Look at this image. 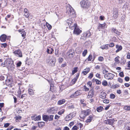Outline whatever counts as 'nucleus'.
<instances>
[{
    "label": "nucleus",
    "instance_id": "obj_1",
    "mask_svg": "<svg viewBox=\"0 0 130 130\" xmlns=\"http://www.w3.org/2000/svg\"><path fill=\"white\" fill-rule=\"evenodd\" d=\"M46 61L48 63L50 64L53 67L55 66L56 60L55 57L49 56L48 57Z\"/></svg>",
    "mask_w": 130,
    "mask_h": 130
},
{
    "label": "nucleus",
    "instance_id": "obj_2",
    "mask_svg": "<svg viewBox=\"0 0 130 130\" xmlns=\"http://www.w3.org/2000/svg\"><path fill=\"white\" fill-rule=\"evenodd\" d=\"M81 7L85 9H88L90 6V3L87 0H84L80 2Z\"/></svg>",
    "mask_w": 130,
    "mask_h": 130
},
{
    "label": "nucleus",
    "instance_id": "obj_3",
    "mask_svg": "<svg viewBox=\"0 0 130 130\" xmlns=\"http://www.w3.org/2000/svg\"><path fill=\"white\" fill-rule=\"evenodd\" d=\"M67 13L71 16L72 15H75V11L74 10L73 8L70 5H68L67 8Z\"/></svg>",
    "mask_w": 130,
    "mask_h": 130
},
{
    "label": "nucleus",
    "instance_id": "obj_4",
    "mask_svg": "<svg viewBox=\"0 0 130 130\" xmlns=\"http://www.w3.org/2000/svg\"><path fill=\"white\" fill-rule=\"evenodd\" d=\"M90 110V109H88L86 110L82 111L80 117L81 118L84 119L89 114Z\"/></svg>",
    "mask_w": 130,
    "mask_h": 130
},
{
    "label": "nucleus",
    "instance_id": "obj_5",
    "mask_svg": "<svg viewBox=\"0 0 130 130\" xmlns=\"http://www.w3.org/2000/svg\"><path fill=\"white\" fill-rule=\"evenodd\" d=\"M58 109L57 107H52L49 109L47 110V112L49 113L54 114L56 113Z\"/></svg>",
    "mask_w": 130,
    "mask_h": 130
},
{
    "label": "nucleus",
    "instance_id": "obj_6",
    "mask_svg": "<svg viewBox=\"0 0 130 130\" xmlns=\"http://www.w3.org/2000/svg\"><path fill=\"white\" fill-rule=\"evenodd\" d=\"M115 75L113 74L109 73L104 75V77L107 79H111L113 78Z\"/></svg>",
    "mask_w": 130,
    "mask_h": 130
},
{
    "label": "nucleus",
    "instance_id": "obj_7",
    "mask_svg": "<svg viewBox=\"0 0 130 130\" xmlns=\"http://www.w3.org/2000/svg\"><path fill=\"white\" fill-rule=\"evenodd\" d=\"M13 53L16 56L20 57H22V53L20 49L15 50L13 51Z\"/></svg>",
    "mask_w": 130,
    "mask_h": 130
},
{
    "label": "nucleus",
    "instance_id": "obj_8",
    "mask_svg": "<svg viewBox=\"0 0 130 130\" xmlns=\"http://www.w3.org/2000/svg\"><path fill=\"white\" fill-rule=\"evenodd\" d=\"M115 121L113 119H108L106 120L105 121V122L106 124H109L112 126L113 127H114V126H113V124L114 122Z\"/></svg>",
    "mask_w": 130,
    "mask_h": 130
},
{
    "label": "nucleus",
    "instance_id": "obj_9",
    "mask_svg": "<svg viewBox=\"0 0 130 130\" xmlns=\"http://www.w3.org/2000/svg\"><path fill=\"white\" fill-rule=\"evenodd\" d=\"M81 32L82 30L79 28H78L77 26L76 27H75V29H74L73 31V33L74 34L79 35Z\"/></svg>",
    "mask_w": 130,
    "mask_h": 130
},
{
    "label": "nucleus",
    "instance_id": "obj_10",
    "mask_svg": "<svg viewBox=\"0 0 130 130\" xmlns=\"http://www.w3.org/2000/svg\"><path fill=\"white\" fill-rule=\"evenodd\" d=\"M67 55L70 58H72L74 55V51L73 49H71L68 52Z\"/></svg>",
    "mask_w": 130,
    "mask_h": 130
},
{
    "label": "nucleus",
    "instance_id": "obj_11",
    "mask_svg": "<svg viewBox=\"0 0 130 130\" xmlns=\"http://www.w3.org/2000/svg\"><path fill=\"white\" fill-rule=\"evenodd\" d=\"M94 90L93 88H92L89 91L87 96L88 98H92L93 97V95L94 94L93 92Z\"/></svg>",
    "mask_w": 130,
    "mask_h": 130
},
{
    "label": "nucleus",
    "instance_id": "obj_12",
    "mask_svg": "<svg viewBox=\"0 0 130 130\" xmlns=\"http://www.w3.org/2000/svg\"><path fill=\"white\" fill-rule=\"evenodd\" d=\"M73 20L71 19L70 18L66 21L65 24L66 25L68 24L69 26L72 25L73 24Z\"/></svg>",
    "mask_w": 130,
    "mask_h": 130
},
{
    "label": "nucleus",
    "instance_id": "obj_13",
    "mask_svg": "<svg viewBox=\"0 0 130 130\" xmlns=\"http://www.w3.org/2000/svg\"><path fill=\"white\" fill-rule=\"evenodd\" d=\"M80 90H77L73 94L71 95V97L72 98L75 97L77 96L80 95Z\"/></svg>",
    "mask_w": 130,
    "mask_h": 130
},
{
    "label": "nucleus",
    "instance_id": "obj_14",
    "mask_svg": "<svg viewBox=\"0 0 130 130\" xmlns=\"http://www.w3.org/2000/svg\"><path fill=\"white\" fill-rule=\"evenodd\" d=\"M118 11L117 9H116L115 11H113V17L115 19H116L118 17Z\"/></svg>",
    "mask_w": 130,
    "mask_h": 130
},
{
    "label": "nucleus",
    "instance_id": "obj_15",
    "mask_svg": "<svg viewBox=\"0 0 130 130\" xmlns=\"http://www.w3.org/2000/svg\"><path fill=\"white\" fill-rule=\"evenodd\" d=\"M6 35L3 34L0 37V39L1 41L3 42H4L6 40Z\"/></svg>",
    "mask_w": 130,
    "mask_h": 130
},
{
    "label": "nucleus",
    "instance_id": "obj_16",
    "mask_svg": "<svg viewBox=\"0 0 130 130\" xmlns=\"http://www.w3.org/2000/svg\"><path fill=\"white\" fill-rule=\"evenodd\" d=\"M28 10L26 8H25L24 10V12L25 13L24 15L27 18H28L29 15V14L28 12Z\"/></svg>",
    "mask_w": 130,
    "mask_h": 130
},
{
    "label": "nucleus",
    "instance_id": "obj_17",
    "mask_svg": "<svg viewBox=\"0 0 130 130\" xmlns=\"http://www.w3.org/2000/svg\"><path fill=\"white\" fill-rule=\"evenodd\" d=\"M15 66L14 63H12L10 66H7V68L8 70H13L15 68Z\"/></svg>",
    "mask_w": 130,
    "mask_h": 130
},
{
    "label": "nucleus",
    "instance_id": "obj_18",
    "mask_svg": "<svg viewBox=\"0 0 130 130\" xmlns=\"http://www.w3.org/2000/svg\"><path fill=\"white\" fill-rule=\"evenodd\" d=\"M72 116L71 114H70L66 116L65 120L66 121H67L71 120L72 118Z\"/></svg>",
    "mask_w": 130,
    "mask_h": 130
},
{
    "label": "nucleus",
    "instance_id": "obj_19",
    "mask_svg": "<svg viewBox=\"0 0 130 130\" xmlns=\"http://www.w3.org/2000/svg\"><path fill=\"white\" fill-rule=\"evenodd\" d=\"M13 62L11 59H8L6 61V66L7 67V66H10Z\"/></svg>",
    "mask_w": 130,
    "mask_h": 130
},
{
    "label": "nucleus",
    "instance_id": "obj_20",
    "mask_svg": "<svg viewBox=\"0 0 130 130\" xmlns=\"http://www.w3.org/2000/svg\"><path fill=\"white\" fill-rule=\"evenodd\" d=\"M93 119V117L92 116L90 115L88 118L85 121V122L87 123H89Z\"/></svg>",
    "mask_w": 130,
    "mask_h": 130
},
{
    "label": "nucleus",
    "instance_id": "obj_21",
    "mask_svg": "<svg viewBox=\"0 0 130 130\" xmlns=\"http://www.w3.org/2000/svg\"><path fill=\"white\" fill-rule=\"evenodd\" d=\"M90 35V32L89 31H87L85 34H83V37H89Z\"/></svg>",
    "mask_w": 130,
    "mask_h": 130
},
{
    "label": "nucleus",
    "instance_id": "obj_22",
    "mask_svg": "<svg viewBox=\"0 0 130 130\" xmlns=\"http://www.w3.org/2000/svg\"><path fill=\"white\" fill-rule=\"evenodd\" d=\"M106 94L104 92L101 93L100 95V97L103 99H105L106 98Z\"/></svg>",
    "mask_w": 130,
    "mask_h": 130
},
{
    "label": "nucleus",
    "instance_id": "obj_23",
    "mask_svg": "<svg viewBox=\"0 0 130 130\" xmlns=\"http://www.w3.org/2000/svg\"><path fill=\"white\" fill-rule=\"evenodd\" d=\"M85 71H83L82 73H83L85 75H86L90 71V69L89 68H87L85 69Z\"/></svg>",
    "mask_w": 130,
    "mask_h": 130
},
{
    "label": "nucleus",
    "instance_id": "obj_24",
    "mask_svg": "<svg viewBox=\"0 0 130 130\" xmlns=\"http://www.w3.org/2000/svg\"><path fill=\"white\" fill-rule=\"evenodd\" d=\"M50 90L53 92L56 91L54 89V87L53 84H51L50 87Z\"/></svg>",
    "mask_w": 130,
    "mask_h": 130
},
{
    "label": "nucleus",
    "instance_id": "obj_25",
    "mask_svg": "<svg viewBox=\"0 0 130 130\" xmlns=\"http://www.w3.org/2000/svg\"><path fill=\"white\" fill-rule=\"evenodd\" d=\"M116 47L118 48L116 50V52L117 53L122 49V47L121 46H119L118 45H117L116 46Z\"/></svg>",
    "mask_w": 130,
    "mask_h": 130
},
{
    "label": "nucleus",
    "instance_id": "obj_26",
    "mask_svg": "<svg viewBox=\"0 0 130 130\" xmlns=\"http://www.w3.org/2000/svg\"><path fill=\"white\" fill-rule=\"evenodd\" d=\"M28 93L30 95H33L34 94V92L32 89L29 88L28 89Z\"/></svg>",
    "mask_w": 130,
    "mask_h": 130
},
{
    "label": "nucleus",
    "instance_id": "obj_27",
    "mask_svg": "<svg viewBox=\"0 0 130 130\" xmlns=\"http://www.w3.org/2000/svg\"><path fill=\"white\" fill-rule=\"evenodd\" d=\"M112 32L113 31L114 33L118 35H120V32L119 31H118L117 29L114 28H112Z\"/></svg>",
    "mask_w": 130,
    "mask_h": 130
},
{
    "label": "nucleus",
    "instance_id": "obj_28",
    "mask_svg": "<svg viewBox=\"0 0 130 130\" xmlns=\"http://www.w3.org/2000/svg\"><path fill=\"white\" fill-rule=\"evenodd\" d=\"M11 82V80L10 79H8L6 80V84L8 86L10 85Z\"/></svg>",
    "mask_w": 130,
    "mask_h": 130
},
{
    "label": "nucleus",
    "instance_id": "obj_29",
    "mask_svg": "<svg viewBox=\"0 0 130 130\" xmlns=\"http://www.w3.org/2000/svg\"><path fill=\"white\" fill-rule=\"evenodd\" d=\"M45 123L44 122H39L37 123L39 127H41L44 125Z\"/></svg>",
    "mask_w": 130,
    "mask_h": 130
},
{
    "label": "nucleus",
    "instance_id": "obj_30",
    "mask_svg": "<svg viewBox=\"0 0 130 130\" xmlns=\"http://www.w3.org/2000/svg\"><path fill=\"white\" fill-rule=\"evenodd\" d=\"M65 100L64 99L59 101L58 102V104L59 105H61L64 103Z\"/></svg>",
    "mask_w": 130,
    "mask_h": 130
},
{
    "label": "nucleus",
    "instance_id": "obj_31",
    "mask_svg": "<svg viewBox=\"0 0 130 130\" xmlns=\"http://www.w3.org/2000/svg\"><path fill=\"white\" fill-rule=\"evenodd\" d=\"M77 26V25L76 24L74 23L72 25H69V26L70 28L72 29L74 28L75 29V27H76Z\"/></svg>",
    "mask_w": 130,
    "mask_h": 130
},
{
    "label": "nucleus",
    "instance_id": "obj_32",
    "mask_svg": "<svg viewBox=\"0 0 130 130\" xmlns=\"http://www.w3.org/2000/svg\"><path fill=\"white\" fill-rule=\"evenodd\" d=\"M43 120L46 121H48V116L44 115L43 116Z\"/></svg>",
    "mask_w": 130,
    "mask_h": 130
},
{
    "label": "nucleus",
    "instance_id": "obj_33",
    "mask_svg": "<svg viewBox=\"0 0 130 130\" xmlns=\"http://www.w3.org/2000/svg\"><path fill=\"white\" fill-rule=\"evenodd\" d=\"M54 116L51 115L48 116V121H51L53 120Z\"/></svg>",
    "mask_w": 130,
    "mask_h": 130
},
{
    "label": "nucleus",
    "instance_id": "obj_34",
    "mask_svg": "<svg viewBox=\"0 0 130 130\" xmlns=\"http://www.w3.org/2000/svg\"><path fill=\"white\" fill-rule=\"evenodd\" d=\"M103 109V108L102 106H100L98 107L96 109V110L99 112H101Z\"/></svg>",
    "mask_w": 130,
    "mask_h": 130
},
{
    "label": "nucleus",
    "instance_id": "obj_35",
    "mask_svg": "<svg viewBox=\"0 0 130 130\" xmlns=\"http://www.w3.org/2000/svg\"><path fill=\"white\" fill-rule=\"evenodd\" d=\"M65 111V110L64 109H62L58 112V114L60 115H61L64 113Z\"/></svg>",
    "mask_w": 130,
    "mask_h": 130
},
{
    "label": "nucleus",
    "instance_id": "obj_36",
    "mask_svg": "<svg viewBox=\"0 0 130 130\" xmlns=\"http://www.w3.org/2000/svg\"><path fill=\"white\" fill-rule=\"evenodd\" d=\"M77 67L74 68V69L72 71V74L74 75L75 73H76L77 71Z\"/></svg>",
    "mask_w": 130,
    "mask_h": 130
},
{
    "label": "nucleus",
    "instance_id": "obj_37",
    "mask_svg": "<svg viewBox=\"0 0 130 130\" xmlns=\"http://www.w3.org/2000/svg\"><path fill=\"white\" fill-rule=\"evenodd\" d=\"M124 109L125 110H130V107L128 106H125L124 107Z\"/></svg>",
    "mask_w": 130,
    "mask_h": 130
},
{
    "label": "nucleus",
    "instance_id": "obj_38",
    "mask_svg": "<svg viewBox=\"0 0 130 130\" xmlns=\"http://www.w3.org/2000/svg\"><path fill=\"white\" fill-rule=\"evenodd\" d=\"M102 84L104 86H106L107 85L108 83L106 80H104L102 82Z\"/></svg>",
    "mask_w": 130,
    "mask_h": 130
},
{
    "label": "nucleus",
    "instance_id": "obj_39",
    "mask_svg": "<svg viewBox=\"0 0 130 130\" xmlns=\"http://www.w3.org/2000/svg\"><path fill=\"white\" fill-rule=\"evenodd\" d=\"M119 58H120L119 57L117 56V57H116L115 59V61L117 63H118L119 62Z\"/></svg>",
    "mask_w": 130,
    "mask_h": 130
},
{
    "label": "nucleus",
    "instance_id": "obj_40",
    "mask_svg": "<svg viewBox=\"0 0 130 130\" xmlns=\"http://www.w3.org/2000/svg\"><path fill=\"white\" fill-rule=\"evenodd\" d=\"M22 34V37H23V39H24L25 37V36L26 35V33L24 31H23L21 33Z\"/></svg>",
    "mask_w": 130,
    "mask_h": 130
},
{
    "label": "nucleus",
    "instance_id": "obj_41",
    "mask_svg": "<svg viewBox=\"0 0 130 130\" xmlns=\"http://www.w3.org/2000/svg\"><path fill=\"white\" fill-rule=\"evenodd\" d=\"M40 116L39 115L38 116L36 117V118H34V120L35 121L37 120H40Z\"/></svg>",
    "mask_w": 130,
    "mask_h": 130
},
{
    "label": "nucleus",
    "instance_id": "obj_42",
    "mask_svg": "<svg viewBox=\"0 0 130 130\" xmlns=\"http://www.w3.org/2000/svg\"><path fill=\"white\" fill-rule=\"evenodd\" d=\"M87 53V50H85L82 53L83 56H85Z\"/></svg>",
    "mask_w": 130,
    "mask_h": 130
},
{
    "label": "nucleus",
    "instance_id": "obj_43",
    "mask_svg": "<svg viewBox=\"0 0 130 130\" xmlns=\"http://www.w3.org/2000/svg\"><path fill=\"white\" fill-rule=\"evenodd\" d=\"M116 96L114 94L111 93L110 95V98L111 99H113L115 98Z\"/></svg>",
    "mask_w": 130,
    "mask_h": 130
},
{
    "label": "nucleus",
    "instance_id": "obj_44",
    "mask_svg": "<svg viewBox=\"0 0 130 130\" xmlns=\"http://www.w3.org/2000/svg\"><path fill=\"white\" fill-rule=\"evenodd\" d=\"M98 60L100 61H102L104 60V58L100 56L98 58Z\"/></svg>",
    "mask_w": 130,
    "mask_h": 130
},
{
    "label": "nucleus",
    "instance_id": "obj_45",
    "mask_svg": "<svg viewBox=\"0 0 130 130\" xmlns=\"http://www.w3.org/2000/svg\"><path fill=\"white\" fill-rule=\"evenodd\" d=\"M77 79H75V78H74V79H73L71 81V83H72L74 84L76 82V81H77Z\"/></svg>",
    "mask_w": 130,
    "mask_h": 130
},
{
    "label": "nucleus",
    "instance_id": "obj_46",
    "mask_svg": "<svg viewBox=\"0 0 130 130\" xmlns=\"http://www.w3.org/2000/svg\"><path fill=\"white\" fill-rule=\"evenodd\" d=\"M59 63H61L63 61V59L62 58H59L58 59Z\"/></svg>",
    "mask_w": 130,
    "mask_h": 130
},
{
    "label": "nucleus",
    "instance_id": "obj_47",
    "mask_svg": "<svg viewBox=\"0 0 130 130\" xmlns=\"http://www.w3.org/2000/svg\"><path fill=\"white\" fill-rule=\"evenodd\" d=\"M22 64V63L21 61H19L17 62V67H19Z\"/></svg>",
    "mask_w": 130,
    "mask_h": 130
},
{
    "label": "nucleus",
    "instance_id": "obj_48",
    "mask_svg": "<svg viewBox=\"0 0 130 130\" xmlns=\"http://www.w3.org/2000/svg\"><path fill=\"white\" fill-rule=\"evenodd\" d=\"M119 75L121 77H123L124 76L123 72H120L119 73Z\"/></svg>",
    "mask_w": 130,
    "mask_h": 130
},
{
    "label": "nucleus",
    "instance_id": "obj_49",
    "mask_svg": "<svg viewBox=\"0 0 130 130\" xmlns=\"http://www.w3.org/2000/svg\"><path fill=\"white\" fill-rule=\"evenodd\" d=\"M88 60L89 61H90L91 60V59L92 58V56L91 55H90L88 57Z\"/></svg>",
    "mask_w": 130,
    "mask_h": 130
},
{
    "label": "nucleus",
    "instance_id": "obj_50",
    "mask_svg": "<svg viewBox=\"0 0 130 130\" xmlns=\"http://www.w3.org/2000/svg\"><path fill=\"white\" fill-rule=\"evenodd\" d=\"M16 120H20L21 119V117L20 116H18L15 117Z\"/></svg>",
    "mask_w": 130,
    "mask_h": 130
},
{
    "label": "nucleus",
    "instance_id": "obj_51",
    "mask_svg": "<svg viewBox=\"0 0 130 130\" xmlns=\"http://www.w3.org/2000/svg\"><path fill=\"white\" fill-rule=\"evenodd\" d=\"M74 124V123L73 122H71L69 124V126L71 128V127Z\"/></svg>",
    "mask_w": 130,
    "mask_h": 130
},
{
    "label": "nucleus",
    "instance_id": "obj_52",
    "mask_svg": "<svg viewBox=\"0 0 130 130\" xmlns=\"http://www.w3.org/2000/svg\"><path fill=\"white\" fill-rule=\"evenodd\" d=\"M46 26L49 30H50L52 28V26L51 25H49L48 24H46Z\"/></svg>",
    "mask_w": 130,
    "mask_h": 130
},
{
    "label": "nucleus",
    "instance_id": "obj_53",
    "mask_svg": "<svg viewBox=\"0 0 130 130\" xmlns=\"http://www.w3.org/2000/svg\"><path fill=\"white\" fill-rule=\"evenodd\" d=\"M103 102L104 103L108 104L109 102V100L106 99L104 100L103 101Z\"/></svg>",
    "mask_w": 130,
    "mask_h": 130
},
{
    "label": "nucleus",
    "instance_id": "obj_54",
    "mask_svg": "<svg viewBox=\"0 0 130 130\" xmlns=\"http://www.w3.org/2000/svg\"><path fill=\"white\" fill-rule=\"evenodd\" d=\"M1 45L2 46L1 47H3L4 48H5L7 46V44L6 43L2 44Z\"/></svg>",
    "mask_w": 130,
    "mask_h": 130
},
{
    "label": "nucleus",
    "instance_id": "obj_55",
    "mask_svg": "<svg viewBox=\"0 0 130 130\" xmlns=\"http://www.w3.org/2000/svg\"><path fill=\"white\" fill-rule=\"evenodd\" d=\"M93 76V74L92 73H91L88 76V78L90 79H91Z\"/></svg>",
    "mask_w": 130,
    "mask_h": 130
},
{
    "label": "nucleus",
    "instance_id": "obj_56",
    "mask_svg": "<svg viewBox=\"0 0 130 130\" xmlns=\"http://www.w3.org/2000/svg\"><path fill=\"white\" fill-rule=\"evenodd\" d=\"M96 83L97 84H101V82L99 81V80L96 79Z\"/></svg>",
    "mask_w": 130,
    "mask_h": 130
},
{
    "label": "nucleus",
    "instance_id": "obj_57",
    "mask_svg": "<svg viewBox=\"0 0 130 130\" xmlns=\"http://www.w3.org/2000/svg\"><path fill=\"white\" fill-rule=\"evenodd\" d=\"M72 130H77V126L75 125L72 128Z\"/></svg>",
    "mask_w": 130,
    "mask_h": 130
},
{
    "label": "nucleus",
    "instance_id": "obj_58",
    "mask_svg": "<svg viewBox=\"0 0 130 130\" xmlns=\"http://www.w3.org/2000/svg\"><path fill=\"white\" fill-rule=\"evenodd\" d=\"M125 80L127 82L128 81L129 79V77L126 76L125 77Z\"/></svg>",
    "mask_w": 130,
    "mask_h": 130
},
{
    "label": "nucleus",
    "instance_id": "obj_59",
    "mask_svg": "<svg viewBox=\"0 0 130 130\" xmlns=\"http://www.w3.org/2000/svg\"><path fill=\"white\" fill-rule=\"evenodd\" d=\"M87 84L89 85L90 87H91L92 85V83L91 81H89L87 83Z\"/></svg>",
    "mask_w": 130,
    "mask_h": 130
},
{
    "label": "nucleus",
    "instance_id": "obj_60",
    "mask_svg": "<svg viewBox=\"0 0 130 130\" xmlns=\"http://www.w3.org/2000/svg\"><path fill=\"white\" fill-rule=\"evenodd\" d=\"M108 72V71L106 70L105 69H104L103 70V74H105L107 73Z\"/></svg>",
    "mask_w": 130,
    "mask_h": 130
},
{
    "label": "nucleus",
    "instance_id": "obj_61",
    "mask_svg": "<svg viewBox=\"0 0 130 130\" xmlns=\"http://www.w3.org/2000/svg\"><path fill=\"white\" fill-rule=\"evenodd\" d=\"M108 45L109 47H112L114 46V45L113 43H111L108 44Z\"/></svg>",
    "mask_w": 130,
    "mask_h": 130
},
{
    "label": "nucleus",
    "instance_id": "obj_62",
    "mask_svg": "<svg viewBox=\"0 0 130 130\" xmlns=\"http://www.w3.org/2000/svg\"><path fill=\"white\" fill-rule=\"evenodd\" d=\"M104 26H105L104 24H100L99 25V27L100 28H101L103 29V28H104Z\"/></svg>",
    "mask_w": 130,
    "mask_h": 130
},
{
    "label": "nucleus",
    "instance_id": "obj_63",
    "mask_svg": "<svg viewBox=\"0 0 130 130\" xmlns=\"http://www.w3.org/2000/svg\"><path fill=\"white\" fill-rule=\"evenodd\" d=\"M4 76L1 75L0 76V80H4Z\"/></svg>",
    "mask_w": 130,
    "mask_h": 130
},
{
    "label": "nucleus",
    "instance_id": "obj_64",
    "mask_svg": "<svg viewBox=\"0 0 130 130\" xmlns=\"http://www.w3.org/2000/svg\"><path fill=\"white\" fill-rule=\"evenodd\" d=\"M126 128L127 130H130V122L129 123L127 127Z\"/></svg>",
    "mask_w": 130,
    "mask_h": 130
}]
</instances>
